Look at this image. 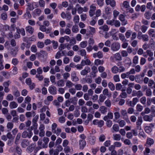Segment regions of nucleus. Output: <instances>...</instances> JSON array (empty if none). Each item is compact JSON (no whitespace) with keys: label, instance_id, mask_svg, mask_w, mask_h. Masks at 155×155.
Here are the masks:
<instances>
[{"label":"nucleus","instance_id":"59","mask_svg":"<svg viewBox=\"0 0 155 155\" xmlns=\"http://www.w3.org/2000/svg\"><path fill=\"white\" fill-rule=\"evenodd\" d=\"M104 124V122L103 120L98 121L97 122V126L98 127H102Z\"/></svg>","mask_w":155,"mask_h":155},{"label":"nucleus","instance_id":"2","mask_svg":"<svg viewBox=\"0 0 155 155\" xmlns=\"http://www.w3.org/2000/svg\"><path fill=\"white\" fill-rule=\"evenodd\" d=\"M120 44L118 42H114L112 43L110 48L113 51H116L118 50L120 48Z\"/></svg>","mask_w":155,"mask_h":155},{"label":"nucleus","instance_id":"30","mask_svg":"<svg viewBox=\"0 0 155 155\" xmlns=\"http://www.w3.org/2000/svg\"><path fill=\"white\" fill-rule=\"evenodd\" d=\"M141 39L144 41H147L149 40L148 36L146 34L142 35H141Z\"/></svg>","mask_w":155,"mask_h":155},{"label":"nucleus","instance_id":"7","mask_svg":"<svg viewBox=\"0 0 155 155\" xmlns=\"http://www.w3.org/2000/svg\"><path fill=\"white\" fill-rule=\"evenodd\" d=\"M99 29L101 30L99 31V33L101 34H102V31L101 30H102L103 31L106 32L107 31L109 30V28L108 26L106 25H104L100 27L99 28Z\"/></svg>","mask_w":155,"mask_h":155},{"label":"nucleus","instance_id":"17","mask_svg":"<svg viewBox=\"0 0 155 155\" xmlns=\"http://www.w3.org/2000/svg\"><path fill=\"white\" fill-rule=\"evenodd\" d=\"M29 144V141L28 140H24L22 142L21 144L23 147L25 148Z\"/></svg>","mask_w":155,"mask_h":155},{"label":"nucleus","instance_id":"1","mask_svg":"<svg viewBox=\"0 0 155 155\" xmlns=\"http://www.w3.org/2000/svg\"><path fill=\"white\" fill-rule=\"evenodd\" d=\"M32 127H31V129L28 130V131H24L21 134V137L23 138H30L32 137L33 134V133L32 131L33 130L32 128Z\"/></svg>","mask_w":155,"mask_h":155},{"label":"nucleus","instance_id":"49","mask_svg":"<svg viewBox=\"0 0 155 155\" xmlns=\"http://www.w3.org/2000/svg\"><path fill=\"white\" fill-rule=\"evenodd\" d=\"M122 5L125 8H127L129 7V3L127 1H124Z\"/></svg>","mask_w":155,"mask_h":155},{"label":"nucleus","instance_id":"5","mask_svg":"<svg viewBox=\"0 0 155 155\" xmlns=\"http://www.w3.org/2000/svg\"><path fill=\"white\" fill-rule=\"evenodd\" d=\"M91 71V69L88 66L86 67L84 69L82 70L81 72V74L83 76H84L87 74L88 73H89Z\"/></svg>","mask_w":155,"mask_h":155},{"label":"nucleus","instance_id":"63","mask_svg":"<svg viewBox=\"0 0 155 155\" xmlns=\"http://www.w3.org/2000/svg\"><path fill=\"white\" fill-rule=\"evenodd\" d=\"M31 51L34 53H35L37 51V49L36 46L33 45L32 46L31 48Z\"/></svg>","mask_w":155,"mask_h":155},{"label":"nucleus","instance_id":"24","mask_svg":"<svg viewBox=\"0 0 155 155\" xmlns=\"http://www.w3.org/2000/svg\"><path fill=\"white\" fill-rule=\"evenodd\" d=\"M117 122L119 124V126L120 127H123L126 124L125 121L123 120H118L117 121Z\"/></svg>","mask_w":155,"mask_h":155},{"label":"nucleus","instance_id":"6","mask_svg":"<svg viewBox=\"0 0 155 155\" xmlns=\"http://www.w3.org/2000/svg\"><path fill=\"white\" fill-rule=\"evenodd\" d=\"M39 57L44 58L47 56L48 53L45 51L41 50L38 53Z\"/></svg>","mask_w":155,"mask_h":155},{"label":"nucleus","instance_id":"13","mask_svg":"<svg viewBox=\"0 0 155 155\" xmlns=\"http://www.w3.org/2000/svg\"><path fill=\"white\" fill-rule=\"evenodd\" d=\"M91 69L92 70V75H94V77H96V73L98 72L97 67L95 66L94 65L92 67Z\"/></svg>","mask_w":155,"mask_h":155},{"label":"nucleus","instance_id":"16","mask_svg":"<svg viewBox=\"0 0 155 155\" xmlns=\"http://www.w3.org/2000/svg\"><path fill=\"white\" fill-rule=\"evenodd\" d=\"M26 31L31 34H32L34 31V28L28 25L26 28Z\"/></svg>","mask_w":155,"mask_h":155},{"label":"nucleus","instance_id":"27","mask_svg":"<svg viewBox=\"0 0 155 155\" xmlns=\"http://www.w3.org/2000/svg\"><path fill=\"white\" fill-rule=\"evenodd\" d=\"M17 33H19V34H21L23 36L25 35V31L24 28L19 29L17 28Z\"/></svg>","mask_w":155,"mask_h":155},{"label":"nucleus","instance_id":"18","mask_svg":"<svg viewBox=\"0 0 155 155\" xmlns=\"http://www.w3.org/2000/svg\"><path fill=\"white\" fill-rule=\"evenodd\" d=\"M103 94L104 95L107 96L108 97H111V94L109 91L107 89L105 88L103 91Z\"/></svg>","mask_w":155,"mask_h":155},{"label":"nucleus","instance_id":"19","mask_svg":"<svg viewBox=\"0 0 155 155\" xmlns=\"http://www.w3.org/2000/svg\"><path fill=\"white\" fill-rule=\"evenodd\" d=\"M104 62L103 60H100L99 59H96L94 62V64L96 66H98L99 65H102Z\"/></svg>","mask_w":155,"mask_h":155},{"label":"nucleus","instance_id":"47","mask_svg":"<svg viewBox=\"0 0 155 155\" xmlns=\"http://www.w3.org/2000/svg\"><path fill=\"white\" fill-rule=\"evenodd\" d=\"M82 86L80 84H77L75 85V90L80 91L81 89Z\"/></svg>","mask_w":155,"mask_h":155},{"label":"nucleus","instance_id":"50","mask_svg":"<svg viewBox=\"0 0 155 155\" xmlns=\"http://www.w3.org/2000/svg\"><path fill=\"white\" fill-rule=\"evenodd\" d=\"M68 91L72 95L74 94L76 92L75 88L73 87L70 88L69 89Z\"/></svg>","mask_w":155,"mask_h":155},{"label":"nucleus","instance_id":"40","mask_svg":"<svg viewBox=\"0 0 155 155\" xmlns=\"http://www.w3.org/2000/svg\"><path fill=\"white\" fill-rule=\"evenodd\" d=\"M21 134L20 133H18L16 137L15 143L16 144H17L19 139H20Z\"/></svg>","mask_w":155,"mask_h":155},{"label":"nucleus","instance_id":"3","mask_svg":"<svg viewBox=\"0 0 155 155\" xmlns=\"http://www.w3.org/2000/svg\"><path fill=\"white\" fill-rule=\"evenodd\" d=\"M48 91L49 93L52 95H54L57 94V88L54 85L50 86L48 87Z\"/></svg>","mask_w":155,"mask_h":155},{"label":"nucleus","instance_id":"8","mask_svg":"<svg viewBox=\"0 0 155 155\" xmlns=\"http://www.w3.org/2000/svg\"><path fill=\"white\" fill-rule=\"evenodd\" d=\"M140 77V76L139 75H135V76L133 75H131L129 76V78L131 81H134L135 79H137L136 80V81L137 82L139 83L138 79H139Z\"/></svg>","mask_w":155,"mask_h":155},{"label":"nucleus","instance_id":"56","mask_svg":"<svg viewBox=\"0 0 155 155\" xmlns=\"http://www.w3.org/2000/svg\"><path fill=\"white\" fill-rule=\"evenodd\" d=\"M154 30L153 29H151L148 31V34L150 36H151L152 37H154L155 35L153 33H154Z\"/></svg>","mask_w":155,"mask_h":155},{"label":"nucleus","instance_id":"32","mask_svg":"<svg viewBox=\"0 0 155 155\" xmlns=\"http://www.w3.org/2000/svg\"><path fill=\"white\" fill-rule=\"evenodd\" d=\"M143 122L142 117L141 116L138 117L136 122V125H141Z\"/></svg>","mask_w":155,"mask_h":155},{"label":"nucleus","instance_id":"45","mask_svg":"<svg viewBox=\"0 0 155 155\" xmlns=\"http://www.w3.org/2000/svg\"><path fill=\"white\" fill-rule=\"evenodd\" d=\"M119 37L120 40L122 41H126V40L125 38V37L124 35L121 33L119 34Z\"/></svg>","mask_w":155,"mask_h":155},{"label":"nucleus","instance_id":"36","mask_svg":"<svg viewBox=\"0 0 155 155\" xmlns=\"http://www.w3.org/2000/svg\"><path fill=\"white\" fill-rule=\"evenodd\" d=\"M154 141L153 139L148 138L147 139V143L151 146L154 143Z\"/></svg>","mask_w":155,"mask_h":155},{"label":"nucleus","instance_id":"61","mask_svg":"<svg viewBox=\"0 0 155 155\" xmlns=\"http://www.w3.org/2000/svg\"><path fill=\"white\" fill-rule=\"evenodd\" d=\"M63 61L64 64H68L70 62V59L68 57H65L63 59Z\"/></svg>","mask_w":155,"mask_h":155},{"label":"nucleus","instance_id":"26","mask_svg":"<svg viewBox=\"0 0 155 155\" xmlns=\"http://www.w3.org/2000/svg\"><path fill=\"white\" fill-rule=\"evenodd\" d=\"M80 148L81 149H83L86 145V142L84 140H80L79 141Z\"/></svg>","mask_w":155,"mask_h":155},{"label":"nucleus","instance_id":"10","mask_svg":"<svg viewBox=\"0 0 155 155\" xmlns=\"http://www.w3.org/2000/svg\"><path fill=\"white\" fill-rule=\"evenodd\" d=\"M18 106V104L15 101H11L9 103V107L11 109L15 108Z\"/></svg>","mask_w":155,"mask_h":155},{"label":"nucleus","instance_id":"37","mask_svg":"<svg viewBox=\"0 0 155 155\" xmlns=\"http://www.w3.org/2000/svg\"><path fill=\"white\" fill-rule=\"evenodd\" d=\"M106 97L103 94H101L99 96V101L101 102H103L106 99Z\"/></svg>","mask_w":155,"mask_h":155},{"label":"nucleus","instance_id":"58","mask_svg":"<svg viewBox=\"0 0 155 155\" xmlns=\"http://www.w3.org/2000/svg\"><path fill=\"white\" fill-rule=\"evenodd\" d=\"M57 125L55 123H54L52 124L51 128L52 132L56 130V129L57 128Z\"/></svg>","mask_w":155,"mask_h":155},{"label":"nucleus","instance_id":"34","mask_svg":"<svg viewBox=\"0 0 155 155\" xmlns=\"http://www.w3.org/2000/svg\"><path fill=\"white\" fill-rule=\"evenodd\" d=\"M87 42L86 41H84L81 42L79 45L81 48H84L87 46Z\"/></svg>","mask_w":155,"mask_h":155},{"label":"nucleus","instance_id":"46","mask_svg":"<svg viewBox=\"0 0 155 155\" xmlns=\"http://www.w3.org/2000/svg\"><path fill=\"white\" fill-rule=\"evenodd\" d=\"M140 103L143 104H145L146 101V98L145 97H143L140 99Z\"/></svg>","mask_w":155,"mask_h":155},{"label":"nucleus","instance_id":"42","mask_svg":"<svg viewBox=\"0 0 155 155\" xmlns=\"http://www.w3.org/2000/svg\"><path fill=\"white\" fill-rule=\"evenodd\" d=\"M61 132V130L59 128H57V129L53 132V133L55 134L57 136H58Z\"/></svg>","mask_w":155,"mask_h":155},{"label":"nucleus","instance_id":"55","mask_svg":"<svg viewBox=\"0 0 155 155\" xmlns=\"http://www.w3.org/2000/svg\"><path fill=\"white\" fill-rule=\"evenodd\" d=\"M37 45L38 48H42L44 47V45L43 42L39 41L37 43Z\"/></svg>","mask_w":155,"mask_h":155},{"label":"nucleus","instance_id":"31","mask_svg":"<svg viewBox=\"0 0 155 155\" xmlns=\"http://www.w3.org/2000/svg\"><path fill=\"white\" fill-rule=\"evenodd\" d=\"M144 130L145 132L148 134L150 133L152 131V128L150 126H145L144 127Z\"/></svg>","mask_w":155,"mask_h":155},{"label":"nucleus","instance_id":"54","mask_svg":"<svg viewBox=\"0 0 155 155\" xmlns=\"http://www.w3.org/2000/svg\"><path fill=\"white\" fill-rule=\"evenodd\" d=\"M114 80L115 82H119L120 81L119 76L118 75H115L113 77Z\"/></svg>","mask_w":155,"mask_h":155},{"label":"nucleus","instance_id":"51","mask_svg":"<svg viewBox=\"0 0 155 155\" xmlns=\"http://www.w3.org/2000/svg\"><path fill=\"white\" fill-rule=\"evenodd\" d=\"M139 58L137 56H135L133 58V63L137 64L138 63Z\"/></svg>","mask_w":155,"mask_h":155},{"label":"nucleus","instance_id":"35","mask_svg":"<svg viewBox=\"0 0 155 155\" xmlns=\"http://www.w3.org/2000/svg\"><path fill=\"white\" fill-rule=\"evenodd\" d=\"M6 99L8 101H12L14 99V97L12 94H8L6 96Z\"/></svg>","mask_w":155,"mask_h":155},{"label":"nucleus","instance_id":"41","mask_svg":"<svg viewBox=\"0 0 155 155\" xmlns=\"http://www.w3.org/2000/svg\"><path fill=\"white\" fill-rule=\"evenodd\" d=\"M145 94L147 96L150 97L151 96L152 92L150 89H148L146 90Z\"/></svg>","mask_w":155,"mask_h":155},{"label":"nucleus","instance_id":"29","mask_svg":"<svg viewBox=\"0 0 155 155\" xmlns=\"http://www.w3.org/2000/svg\"><path fill=\"white\" fill-rule=\"evenodd\" d=\"M14 126L12 122H8L7 123L6 125L7 128L11 130L13 128Z\"/></svg>","mask_w":155,"mask_h":155},{"label":"nucleus","instance_id":"21","mask_svg":"<svg viewBox=\"0 0 155 155\" xmlns=\"http://www.w3.org/2000/svg\"><path fill=\"white\" fill-rule=\"evenodd\" d=\"M114 58L117 61H120L122 60L121 57L119 53H117L114 55Z\"/></svg>","mask_w":155,"mask_h":155},{"label":"nucleus","instance_id":"23","mask_svg":"<svg viewBox=\"0 0 155 155\" xmlns=\"http://www.w3.org/2000/svg\"><path fill=\"white\" fill-rule=\"evenodd\" d=\"M107 108L105 106H102L100 107L99 110L101 113L102 114H105L107 112Z\"/></svg>","mask_w":155,"mask_h":155},{"label":"nucleus","instance_id":"48","mask_svg":"<svg viewBox=\"0 0 155 155\" xmlns=\"http://www.w3.org/2000/svg\"><path fill=\"white\" fill-rule=\"evenodd\" d=\"M109 87L111 91H114L115 89L114 85L111 82H110L108 84Z\"/></svg>","mask_w":155,"mask_h":155},{"label":"nucleus","instance_id":"38","mask_svg":"<svg viewBox=\"0 0 155 155\" xmlns=\"http://www.w3.org/2000/svg\"><path fill=\"white\" fill-rule=\"evenodd\" d=\"M112 129L115 132H118L119 129V126L117 124H114L113 126Z\"/></svg>","mask_w":155,"mask_h":155},{"label":"nucleus","instance_id":"20","mask_svg":"<svg viewBox=\"0 0 155 155\" xmlns=\"http://www.w3.org/2000/svg\"><path fill=\"white\" fill-rule=\"evenodd\" d=\"M74 85V84H73L71 81L68 80L66 81V86L68 88H71Z\"/></svg>","mask_w":155,"mask_h":155},{"label":"nucleus","instance_id":"11","mask_svg":"<svg viewBox=\"0 0 155 155\" xmlns=\"http://www.w3.org/2000/svg\"><path fill=\"white\" fill-rule=\"evenodd\" d=\"M153 117L151 116L145 115L143 117V120L146 121L150 122L153 120Z\"/></svg>","mask_w":155,"mask_h":155},{"label":"nucleus","instance_id":"39","mask_svg":"<svg viewBox=\"0 0 155 155\" xmlns=\"http://www.w3.org/2000/svg\"><path fill=\"white\" fill-rule=\"evenodd\" d=\"M136 109L137 111L141 112L143 110V107L140 104H137L136 107Z\"/></svg>","mask_w":155,"mask_h":155},{"label":"nucleus","instance_id":"9","mask_svg":"<svg viewBox=\"0 0 155 155\" xmlns=\"http://www.w3.org/2000/svg\"><path fill=\"white\" fill-rule=\"evenodd\" d=\"M28 6L29 10H33L36 8L37 7V5L36 3L33 2L31 4L28 3Z\"/></svg>","mask_w":155,"mask_h":155},{"label":"nucleus","instance_id":"4","mask_svg":"<svg viewBox=\"0 0 155 155\" xmlns=\"http://www.w3.org/2000/svg\"><path fill=\"white\" fill-rule=\"evenodd\" d=\"M71 80L72 81L76 82L79 80L77 76L76 73L75 71H72L71 74Z\"/></svg>","mask_w":155,"mask_h":155},{"label":"nucleus","instance_id":"14","mask_svg":"<svg viewBox=\"0 0 155 155\" xmlns=\"http://www.w3.org/2000/svg\"><path fill=\"white\" fill-rule=\"evenodd\" d=\"M49 140V139L48 137H44L43 138V140L45 144H43V146L41 148H45L47 147L48 146L47 143L48 142Z\"/></svg>","mask_w":155,"mask_h":155},{"label":"nucleus","instance_id":"44","mask_svg":"<svg viewBox=\"0 0 155 155\" xmlns=\"http://www.w3.org/2000/svg\"><path fill=\"white\" fill-rule=\"evenodd\" d=\"M31 98L29 96H28L25 98L24 99V102L27 104L31 102Z\"/></svg>","mask_w":155,"mask_h":155},{"label":"nucleus","instance_id":"22","mask_svg":"<svg viewBox=\"0 0 155 155\" xmlns=\"http://www.w3.org/2000/svg\"><path fill=\"white\" fill-rule=\"evenodd\" d=\"M80 53V54L82 56L84 57V58H87L86 56V51L84 49H82L79 50L78 51Z\"/></svg>","mask_w":155,"mask_h":155},{"label":"nucleus","instance_id":"60","mask_svg":"<svg viewBox=\"0 0 155 155\" xmlns=\"http://www.w3.org/2000/svg\"><path fill=\"white\" fill-rule=\"evenodd\" d=\"M96 138L94 137H92L90 138L89 141L91 144H94Z\"/></svg>","mask_w":155,"mask_h":155},{"label":"nucleus","instance_id":"62","mask_svg":"<svg viewBox=\"0 0 155 155\" xmlns=\"http://www.w3.org/2000/svg\"><path fill=\"white\" fill-rule=\"evenodd\" d=\"M132 33V32L130 30L127 31L125 33V35L127 38H129L130 37Z\"/></svg>","mask_w":155,"mask_h":155},{"label":"nucleus","instance_id":"52","mask_svg":"<svg viewBox=\"0 0 155 155\" xmlns=\"http://www.w3.org/2000/svg\"><path fill=\"white\" fill-rule=\"evenodd\" d=\"M17 49L15 48L14 49H12L11 54L13 56H15L17 54Z\"/></svg>","mask_w":155,"mask_h":155},{"label":"nucleus","instance_id":"57","mask_svg":"<svg viewBox=\"0 0 155 155\" xmlns=\"http://www.w3.org/2000/svg\"><path fill=\"white\" fill-rule=\"evenodd\" d=\"M104 103L105 105L108 107H110L111 105V102L109 99L106 100Z\"/></svg>","mask_w":155,"mask_h":155},{"label":"nucleus","instance_id":"64","mask_svg":"<svg viewBox=\"0 0 155 155\" xmlns=\"http://www.w3.org/2000/svg\"><path fill=\"white\" fill-rule=\"evenodd\" d=\"M118 72L121 73L124 72L125 70V68L123 66H121L118 68Z\"/></svg>","mask_w":155,"mask_h":155},{"label":"nucleus","instance_id":"12","mask_svg":"<svg viewBox=\"0 0 155 155\" xmlns=\"http://www.w3.org/2000/svg\"><path fill=\"white\" fill-rule=\"evenodd\" d=\"M68 6V3L66 1H64L61 4H60L58 5V8L59 9H61L62 8V7L64 8H66Z\"/></svg>","mask_w":155,"mask_h":155},{"label":"nucleus","instance_id":"15","mask_svg":"<svg viewBox=\"0 0 155 155\" xmlns=\"http://www.w3.org/2000/svg\"><path fill=\"white\" fill-rule=\"evenodd\" d=\"M113 138L114 140L119 141L121 139V136L119 134H115L113 135Z\"/></svg>","mask_w":155,"mask_h":155},{"label":"nucleus","instance_id":"43","mask_svg":"<svg viewBox=\"0 0 155 155\" xmlns=\"http://www.w3.org/2000/svg\"><path fill=\"white\" fill-rule=\"evenodd\" d=\"M52 46L53 48L54 49H56L58 46V43L57 41H56L54 40H53L52 41Z\"/></svg>","mask_w":155,"mask_h":155},{"label":"nucleus","instance_id":"25","mask_svg":"<svg viewBox=\"0 0 155 155\" xmlns=\"http://www.w3.org/2000/svg\"><path fill=\"white\" fill-rule=\"evenodd\" d=\"M57 86L59 87H63L64 86V82L63 80L60 79L57 82Z\"/></svg>","mask_w":155,"mask_h":155},{"label":"nucleus","instance_id":"33","mask_svg":"<svg viewBox=\"0 0 155 155\" xmlns=\"http://www.w3.org/2000/svg\"><path fill=\"white\" fill-rule=\"evenodd\" d=\"M112 72L114 74H117L118 72V67L116 66H114L111 69Z\"/></svg>","mask_w":155,"mask_h":155},{"label":"nucleus","instance_id":"28","mask_svg":"<svg viewBox=\"0 0 155 155\" xmlns=\"http://www.w3.org/2000/svg\"><path fill=\"white\" fill-rule=\"evenodd\" d=\"M72 32L74 33H77L78 31V25H75L72 26Z\"/></svg>","mask_w":155,"mask_h":155},{"label":"nucleus","instance_id":"53","mask_svg":"<svg viewBox=\"0 0 155 155\" xmlns=\"http://www.w3.org/2000/svg\"><path fill=\"white\" fill-rule=\"evenodd\" d=\"M106 124L107 127H111L113 124L112 121L110 120H107Z\"/></svg>","mask_w":155,"mask_h":155}]
</instances>
